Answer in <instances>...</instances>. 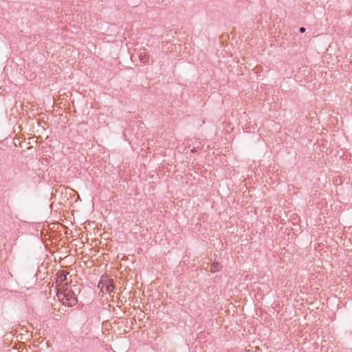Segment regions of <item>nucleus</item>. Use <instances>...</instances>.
<instances>
[{"instance_id": "1", "label": "nucleus", "mask_w": 352, "mask_h": 352, "mask_svg": "<svg viewBox=\"0 0 352 352\" xmlns=\"http://www.w3.org/2000/svg\"><path fill=\"white\" fill-rule=\"evenodd\" d=\"M80 292V286L74 285L69 288L67 287L63 292L58 291L56 296L63 305L73 307L78 302L77 295Z\"/></svg>"}, {"instance_id": "2", "label": "nucleus", "mask_w": 352, "mask_h": 352, "mask_svg": "<svg viewBox=\"0 0 352 352\" xmlns=\"http://www.w3.org/2000/svg\"><path fill=\"white\" fill-rule=\"evenodd\" d=\"M68 272L64 270L59 271L56 274V282L59 283H63L67 280V276L68 275Z\"/></svg>"}, {"instance_id": "3", "label": "nucleus", "mask_w": 352, "mask_h": 352, "mask_svg": "<svg viewBox=\"0 0 352 352\" xmlns=\"http://www.w3.org/2000/svg\"><path fill=\"white\" fill-rule=\"evenodd\" d=\"M139 58L142 63H148V56L146 54H142V53H140L139 55Z\"/></svg>"}, {"instance_id": "4", "label": "nucleus", "mask_w": 352, "mask_h": 352, "mask_svg": "<svg viewBox=\"0 0 352 352\" xmlns=\"http://www.w3.org/2000/svg\"><path fill=\"white\" fill-rule=\"evenodd\" d=\"M113 289L114 286L111 283L106 285V292L108 293L113 292Z\"/></svg>"}, {"instance_id": "5", "label": "nucleus", "mask_w": 352, "mask_h": 352, "mask_svg": "<svg viewBox=\"0 0 352 352\" xmlns=\"http://www.w3.org/2000/svg\"><path fill=\"white\" fill-rule=\"evenodd\" d=\"M219 263H213L211 266V270L210 271L213 273H214L215 272L218 271V269H217V266H218Z\"/></svg>"}, {"instance_id": "6", "label": "nucleus", "mask_w": 352, "mask_h": 352, "mask_svg": "<svg viewBox=\"0 0 352 352\" xmlns=\"http://www.w3.org/2000/svg\"><path fill=\"white\" fill-rule=\"evenodd\" d=\"M103 280H103V277H102V280H100V282L99 283V285H98V287H100V285H102V287H101V289H103V287H104V284L103 283Z\"/></svg>"}, {"instance_id": "7", "label": "nucleus", "mask_w": 352, "mask_h": 352, "mask_svg": "<svg viewBox=\"0 0 352 352\" xmlns=\"http://www.w3.org/2000/svg\"><path fill=\"white\" fill-rule=\"evenodd\" d=\"M299 31L300 33H304L306 31V29L304 27H301L300 28Z\"/></svg>"}, {"instance_id": "8", "label": "nucleus", "mask_w": 352, "mask_h": 352, "mask_svg": "<svg viewBox=\"0 0 352 352\" xmlns=\"http://www.w3.org/2000/svg\"><path fill=\"white\" fill-rule=\"evenodd\" d=\"M246 63H247L243 62V63H241V65H245V64H246Z\"/></svg>"}]
</instances>
